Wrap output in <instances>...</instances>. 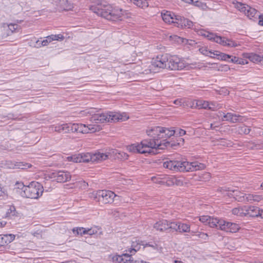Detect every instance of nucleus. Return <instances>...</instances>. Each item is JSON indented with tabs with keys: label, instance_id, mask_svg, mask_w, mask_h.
I'll return each mask as SVG.
<instances>
[{
	"label": "nucleus",
	"instance_id": "f257e3e1",
	"mask_svg": "<svg viewBox=\"0 0 263 263\" xmlns=\"http://www.w3.org/2000/svg\"><path fill=\"white\" fill-rule=\"evenodd\" d=\"M90 10L98 16L111 21L122 20L123 16V11L122 9L113 7L106 3L92 5L90 7Z\"/></svg>",
	"mask_w": 263,
	"mask_h": 263
},
{
	"label": "nucleus",
	"instance_id": "f03ea898",
	"mask_svg": "<svg viewBox=\"0 0 263 263\" xmlns=\"http://www.w3.org/2000/svg\"><path fill=\"white\" fill-rule=\"evenodd\" d=\"M96 108H90L82 111L85 114L91 116L90 121L95 123H102L104 122H116L123 121L128 119L126 114H121L117 112L109 111L105 113L96 114Z\"/></svg>",
	"mask_w": 263,
	"mask_h": 263
},
{
	"label": "nucleus",
	"instance_id": "7ed1b4c3",
	"mask_svg": "<svg viewBox=\"0 0 263 263\" xmlns=\"http://www.w3.org/2000/svg\"><path fill=\"white\" fill-rule=\"evenodd\" d=\"M163 167L175 172H193L203 170L205 165L198 162H189L186 161L167 160L163 162Z\"/></svg>",
	"mask_w": 263,
	"mask_h": 263
},
{
	"label": "nucleus",
	"instance_id": "20e7f679",
	"mask_svg": "<svg viewBox=\"0 0 263 263\" xmlns=\"http://www.w3.org/2000/svg\"><path fill=\"white\" fill-rule=\"evenodd\" d=\"M146 133L150 137H154L155 140H160V139H168L176 134L179 137L186 134V131L180 128L174 130L173 128L169 129L166 127L155 126L146 130Z\"/></svg>",
	"mask_w": 263,
	"mask_h": 263
},
{
	"label": "nucleus",
	"instance_id": "39448f33",
	"mask_svg": "<svg viewBox=\"0 0 263 263\" xmlns=\"http://www.w3.org/2000/svg\"><path fill=\"white\" fill-rule=\"evenodd\" d=\"M150 140H143L140 143H135L127 146V149L129 152L133 153H154V150H158L157 143L158 141L155 140V138L151 137Z\"/></svg>",
	"mask_w": 263,
	"mask_h": 263
},
{
	"label": "nucleus",
	"instance_id": "423d86ee",
	"mask_svg": "<svg viewBox=\"0 0 263 263\" xmlns=\"http://www.w3.org/2000/svg\"><path fill=\"white\" fill-rule=\"evenodd\" d=\"M43 192V186L37 182H31L28 185L25 187V190L21 192L22 197L37 199Z\"/></svg>",
	"mask_w": 263,
	"mask_h": 263
},
{
	"label": "nucleus",
	"instance_id": "0eeeda50",
	"mask_svg": "<svg viewBox=\"0 0 263 263\" xmlns=\"http://www.w3.org/2000/svg\"><path fill=\"white\" fill-rule=\"evenodd\" d=\"M116 195L109 190H98L90 194L89 197L96 201L103 204H111L114 201Z\"/></svg>",
	"mask_w": 263,
	"mask_h": 263
},
{
	"label": "nucleus",
	"instance_id": "6e6552de",
	"mask_svg": "<svg viewBox=\"0 0 263 263\" xmlns=\"http://www.w3.org/2000/svg\"><path fill=\"white\" fill-rule=\"evenodd\" d=\"M78 163L88 162H100L109 158V154L98 152L94 154L86 153L79 154Z\"/></svg>",
	"mask_w": 263,
	"mask_h": 263
},
{
	"label": "nucleus",
	"instance_id": "1a4fd4ad",
	"mask_svg": "<svg viewBox=\"0 0 263 263\" xmlns=\"http://www.w3.org/2000/svg\"><path fill=\"white\" fill-rule=\"evenodd\" d=\"M168 58V54H167L158 55L155 58H153L150 66L151 70L156 72L160 69H166Z\"/></svg>",
	"mask_w": 263,
	"mask_h": 263
},
{
	"label": "nucleus",
	"instance_id": "9d476101",
	"mask_svg": "<svg viewBox=\"0 0 263 263\" xmlns=\"http://www.w3.org/2000/svg\"><path fill=\"white\" fill-rule=\"evenodd\" d=\"M72 133L77 132L83 134L95 133L100 131L102 128L101 126L97 124H72Z\"/></svg>",
	"mask_w": 263,
	"mask_h": 263
},
{
	"label": "nucleus",
	"instance_id": "9b49d317",
	"mask_svg": "<svg viewBox=\"0 0 263 263\" xmlns=\"http://www.w3.org/2000/svg\"><path fill=\"white\" fill-rule=\"evenodd\" d=\"M186 63L177 55H168L166 69L171 70H180L186 67Z\"/></svg>",
	"mask_w": 263,
	"mask_h": 263
},
{
	"label": "nucleus",
	"instance_id": "f8f14e48",
	"mask_svg": "<svg viewBox=\"0 0 263 263\" xmlns=\"http://www.w3.org/2000/svg\"><path fill=\"white\" fill-rule=\"evenodd\" d=\"M184 140L183 138L179 137L176 141H168L167 139H160V140H158L157 143V148L158 149H164L167 147L174 148L176 146L182 145L184 143Z\"/></svg>",
	"mask_w": 263,
	"mask_h": 263
},
{
	"label": "nucleus",
	"instance_id": "ddd939ff",
	"mask_svg": "<svg viewBox=\"0 0 263 263\" xmlns=\"http://www.w3.org/2000/svg\"><path fill=\"white\" fill-rule=\"evenodd\" d=\"M216 228L227 232L235 233L238 231L240 227L236 223L227 222L223 219H219Z\"/></svg>",
	"mask_w": 263,
	"mask_h": 263
},
{
	"label": "nucleus",
	"instance_id": "4468645a",
	"mask_svg": "<svg viewBox=\"0 0 263 263\" xmlns=\"http://www.w3.org/2000/svg\"><path fill=\"white\" fill-rule=\"evenodd\" d=\"M49 177L58 182H65L69 181L71 175L68 172L63 171H55L49 174Z\"/></svg>",
	"mask_w": 263,
	"mask_h": 263
},
{
	"label": "nucleus",
	"instance_id": "2eb2a0df",
	"mask_svg": "<svg viewBox=\"0 0 263 263\" xmlns=\"http://www.w3.org/2000/svg\"><path fill=\"white\" fill-rule=\"evenodd\" d=\"M50 128L51 130L58 133H69L72 132V123H65L52 125Z\"/></svg>",
	"mask_w": 263,
	"mask_h": 263
},
{
	"label": "nucleus",
	"instance_id": "dca6fc26",
	"mask_svg": "<svg viewBox=\"0 0 263 263\" xmlns=\"http://www.w3.org/2000/svg\"><path fill=\"white\" fill-rule=\"evenodd\" d=\"M215 42L222 46L229 47H235L238 44L234 41L225 37L217 35L215 39Z\"/></svg>",
	"mask_w": 263,
	"mask_h": 263
},
{
	"label": "nucleus",
	"instance_id": "f3484780",
	"mask_svg": "<svg viewBox=\"0 0 263 263\" xmlns=\"http://www.w3.org/2000/svg\"><path fill=\"white\" fill-rule=\"evenodd\" d=\"M226 193L228 196L232 197L237 200L238 202H245L246 194L240 192L238 190H233L229 189L228 191H225Z\"/></svg>",
	"mask_w": 263,
	"mask_h": 263
},
{
	"label": "nucleus",
	"instance_id": "a211bd4d",
	"mask_svg": "<svg viewBox=\"0 0 263 263\" xmlns=\"http://www.w3.org/2000/svg\"><path fill=\"white\" fill-rule=\"evenodd\" d=\"M200 221L205 224H208L211 228H216L218 223L219 219L211 217L208 215L202 216L200 217Z\"/></svg>",
	"mask_w": 263,
	"mask_h": 263
},
{
	"label": "nucleus",
	"instance_id": "6ab92c4d",
	"mask_svg": "<svg viewBox=\"0 0 263 263\" xmlns=\"http://www.w3.org/2000/svg\"><path fill=\"white\" fill-rule=\"evenodd\" d=\"M6 165L7 167L12 169H26L31 166L30 164L23 162L13 163L11 161H7Z\"/></svg>",
	"mask_w": 263,
	"mask_h": 263
},
{
	"label": "nucleus",
	"instance_id": "aec40b11",
	"mask_svg": "<svg viewBox=\"0 0 263 263\" xmlns=\"http://www.w3.org/2000/svg\"><path fill=\"white\" fill-rule=\"evenodd\" d=\"M219 114L220 115L222 114L223 115V118L221 119L222 121H227L231 123H236L239 121V118L241 117V116L239 115L234 114L231 112H228L227 114H225L222 111H219Z\"/></svg>",
	"mask_w": 263,
	"mask_h": 263
},
{
	"label": "nucleus",
	"instance_id": "412c9836",
	"mask_svg": "<svg viewBox=\"0 0 263 263\" xmlns=\"http://www.w3.org/2000/svg\"><path fill=\"white\" fill-rule=\"evenodd\" d=\"M178 16H176L170 11H166L165 13H162V18L166 23L176 24Z\"/></svg>",
	"mask_w": 263,
	"mask_h": 263
},
{
	"label": "nucleus",
	"instance_id": "4be33fe9",
	"mask_svg": "<svg viewBox=\"0 0 263 263\" xmlns=\"http://www.w3.org/2000/svg\"><path fill=\"white\" fill-rule=\"evenodd\" d=\"M168 221L166 220H161L156 222L153 226L154 229L160 232L168 231Z\"/></svg>",
	"mask_w": 263,
	"mask_h": 263
},
{
	"label": "nucleus",
	"instance_id": "5701e85b",
	"mask_svg": "<svg viewBox=\"0 0 263 263\" xmlns=\"http://www.w3.org/2000/svg\"><path fill=\"white\" fill-rule=\"evenodd\" d=\"M105 154H109V158L114 156L115 159L120 160H124L128 159V155L123 152H118L117 150H112L111 152L105 153Z\"/></svg>",
	"mask_w": 263,
	"mask_h": 263
},
{
	"label": "nucleus",
	"instance_id": "b1692460",
	"mask_svg": "<svg viewBox=\"0 0 263 263\" xmlns=\"http://www.w3.org/2000/svg\"><path fill=\"white\" fill-rule=\"evenodd\" d=\"M176 24L178 27L180 28L187 27L190 28L193 26V22L192 21L179 16H178Z\"/></svg>",
	"mask_w": 263,
	"mask_h": 263
},
{
	"label": "nucleus",
	"instance_id": "393cba45",
	"mask_svg": "<svg viewBox=\"0 0 263 263\" xmlns=\"http://www.w3.org/2000/svg\"><path fill=\"white\" fill-rule=\"evenodd\" d=\"M15 236L13 234H4L0 235V247L11 242L14 239Z\"/></svg>",
	"mask_w": 263,
	"mask_h": 263
},
{
	"label": "nucleus",
	"instance_id": "a878e982",
	"mask_svg": "<svg viewBox=\"0 0 263 263\" xmlns=\"http://www.w3.org/2000/svg\"><path fill=\"white\" fill-rule=\"evenodd\" d=\"M246 216L250 217H258L260 210L258 207L254 206H246Z\"/></svg>",
	"mask_w": 263,
	"mask_h": 263
},
{
	"label": "nucleus",
	"instance_id": "bb28decb",
	"mask_svg": "<svg viewBox=\"0 0 263 263\" xmlns=\"http://www.w3.org/2000/svg\"><path fill=\"white\" fill-rule=\"evenodd\" d=\"M243 57L248 58L254 63L261 62L263 61L262 55H258L254 53H245L243 54Z\"/></svg>",
	"mask_w": 263,
	"mask_h": 263
},
{
	"label": "nucleus",
	"instance_id": "cd10ccee",
	"mask_svg": "<svg viewBox=\"0 0 263 263\" xmlns=\"http://www.w3.org/2000/svg\"><path fill=\"white\" fill-rule=\"evenodd\" d=\"M58 5L61 10L68 11L71 10L72 5L67 0H59Z\"/></svg>",
	"mask_w": 263,
	"mask_h": 263
},
{
	"label": "nucleus",
	"instance_id": "c85d7f7f",
	"mask_svg": "<svg viewBox=\"0 0 263 263\" xmlns=\"http://www.w3.org/2000/svg\"><path fill=\"white\" fill-rule=\"evenodd\" d=\"M246 206L234 208L232 210V214L238 216H246Z\"/></svg>",
	"mask_w": 263,
	"mask_h": 263
},
{
	"label": "nucleus",
	"instance_id": "c756f323",
	"mask_svg": "<svg viewBox=\"0 0 263 263\" xmlns=\"http://www.w3.org/2000/svg\"><path fill=\"white\" fill-rule=\"evenodd\" d=\"M213 55L216 56V58L218 60L226 61L229 62V59H231V55L227 54L218 51H214Z\"/></svg>",
	"mask_w": 263,
	"mask_h": 263
},
{
	"label": "nucleus",
	"instance_id": "7c9ffc66",
	"mask_svg": "<svg viewBox=\"0 0 263 263\" xmlns=\"http://www.w3.org/2000/svg\"><path fill=\"white\" fill-rule=\"evenodd\" d=\"M7 28L8 32L7 33V35H11L14 32L18 31L20 29V27L17 24H10L9 25H7L6 27L5 26L4 28Z\"/></svg>",
	"mask_w": 263,
	"mask_h": 263
},
{
	"label": "nucleus",
	"instance_id": "2f4dec72",
	"mask_svg": "<svg viewBox=\"0 0 263 263\" xmlns=\"http://www.w3.org/2000/svg\"><path fill=\"white\" fill-rule=\"evenodd\" d=\"M141 245L144 246V244H141L137 240L133 241L131 248L128 249L129 253L131 254L130 255H132L133 254H135L137 251H138L140 249Z\"/></svg>",
	"mask_w": 263,
	"mask_h": 263
},
{
	"label": "nucleus",
	"instance_id": "473e14b6",
	"mask_svg": "<svg viewBox=\"0 0 263 263\" xmlns=\"http://www.w3.org/2000/svg\"><path fill=\"white\" fill-rule=\"evenodd\" d=\"M178 227L179 228L177 232L182 233L184 232H190V226L186 223H184L181 222H179L178 223Z\"/></svg>",
	"mask_w": 263,
	"mask_h": 263
},
{
	"label": "nucleus",
	"instance_id": "72a5a7b5",
	"mask_svg": "<svg viewBox=\"0 0 263 263\" xmlns=\"http://www.w3.org/2000/svg\"><path fill=\"white\" fill-rule=\"evenodd\" d=\"M222 107L221 104L218 103L217 102H209L208 109L212 111H216Z\"/></svg>",
	"mask_w": 263,
	"mask_h": 263
},
{
	"label": "nucleus",
	"instance_id": "f704fd0d",
	"mask_svg": "<svg viewBox=\"0 0 263 263\" xmlns=\"http://www.w3.org/2000/svg\"><path fill=\"white\" fill-rule=\"evenodd\" d=\"M246 12H244V13L250 18L254 17L257 13V11L255 9L252 8L248 5L247 7H246Z\"/></svg>",
	"mask_w": 263,
	"mask_h": 263
},
{
	"label": "nucleus",
	"instance_id": "c9c22d12",
	"mask_svg": "<svg viewBox=\"0 0 263 263\" xmlns=\"http://www.w3.org/2000/svg\"><path fill=\"white\" fill-rule=\"evenodd\" d=\"M148 0H130V1L140 8L146 7L148 6Z\"/></svg>",
	"mask_w": 263,
	"mask_h": 263
},
{
	"label": "nucleus",
	"instance_id": "e433bc0d",
	"mask_svg": "<svg viewBox=\"0 0 263 263\" xmlns=\"http://www.w3.org/2000/svg\"><path fill=\"white\" fill-rule=\"evenodd\" d=\"M179 222L168 221V232H178Z\"/></svg>",
	"mask_w": 263,
	"mask_h": 263
},
{
	"label": "nucleus",
	"instance_id": "4c0bfd02",
	"mask_svg": "<svg viewBox=\"0 0 263 263\" xmlns=\"http://www.w3.org/2000/svg\"><path fill=\"white\" fill-rule=\"evenodd\" d=\"M25 186L23 182H16L14 185V191L21 195V192L23 190H25Z\"/></svg>",
	"mask_w": 263,
	"mask_h": 263
},
{
	"label": "nucleus",
	"instance_id": "58836bf2",
	"mask_svg": "<svg viewBox=\"0 0 263 263\" xmlns=\"http://www.w3.org/2000/svg\"><path fill=\"white\" fill-rule=\"evenodd\" d=\"M251 129L247 126L243 125L242 126H240L238 127L237 132L239 134H246L247 135L249 134Z\"/></svg>",
	"mask_w": 263,
	"mask_h": 263
},
{
	"label": "nucleus",
	"instance_id": "ea45409f",
	"mask_svg": "<svg viewBox=\"0 0 263 263\" xmlns=\"http://www.w3.org/2000/svg\"><path fill=\"white\" fill-rule=\"evenodd\" d=\"M122 263H140L139 261L134 260L132 259L131 255L126 253H124V261H122Z\"/></svg>",
	"mask_w": 263,
	"mask_h": 263
},
{
	"label": "nucleus",
	"instance_id": "a19ab883",
	"mask_svg": "<svg viewBox=\"0 0 263 263\" xmlns=\"http://www.w3.org/2000/svg\"><path fill=\"white\" fill-rule=\"evenodd\" d=\"M209 101L199 100L197 101L196 105L199 108L208 109Z\"/></svg>",
	"mask_w": 263,
	"mask_h": 263
},
{
	"label": "nucleus",
	"instance_id": "79ce46f5",
	"mask_svg": "<svg viewBox=\"0 0 263 263\" xmlns=\"http://www.w3.org/2000/svg\"><path fill=\"white\" fill-rule=\"evenodd\" d=\"M16 214L17 212L16 211L14 206L11 205L9 206V209H8L6 212V217L15 216L16 215Z\"/></svg>",
	"mask_w": 263,
	"mask_h": 263
},
{
	"label": "nucleus",
	"instance_id": "37998d69",
	"mask_svg": "<svg viewBox=\"0 0 263 263\" xmlns=\"http://www.w3.org/2000/svg\"><path fill=\"white\" fill-rule=\"evenodd\" d=\"M124 254L122 255H116L112 257V261L114 263H122L124 261Z\"/></svg>",
	"mask_w": 263,
	"mask_h": 263
},
{
	"label": "nucleus",
	"instance_id": "c03bdc74",
	"mask_svg": "<svg viewBox=\"0 0 263 263\" xmlns=\"http://www.w3.org/2000/svg\"><path fill=\"white\" fill-rule=\"evenodd\" d=\"M72 232L74 234L80 235L81 236L86 234V229L83 228H73L72 229Z\"/></svg>",
	"mask_w": 263,
	"mask_h": 263
},
{
	"label": "nucleus",
	"instance_id": "a18cd8bd",
	"mask_svg": "<svg viewBox=\"0 0 263 263\" xmlns=\"http://www.w3.org/2000/svg\"><path fill=\"white\" fill-rule=\"evenodd\" d=\"M191 1L195 6L200 8L202 10H205L208 8L206 5L204 3H203L198 1H196L195 2H194L193 0H191Z\"/></svg>",
	"mask_w": 263,
	"mask_h": 263
},
{
	"label": "nucleus",
	"instance_id": "49530a36",
	"mask_svg": "<svg viewBox=\"0 0 263 263\" xmlns=\"http://www.w3.org/2000/svg\"><path fill=\"white\" fill-rule=\"evenodd\" d=\"M248 5L242 4L240 2H236L235 4V7L237 8L239 10H240L241 12H246V8Z\"/></svg>",
	"mask_w": 263,
	"mask_h": 263
},
{
	"label": "nucleus",
	"instance_id": "de8ad7c7",
	"mask_svg": "<svg viewBox=\"0 0 263 263\" xmlns=\"http://www.w3.org/2000/svg\"><path fill=\"white\" fill-rule=\"evenodd\" d=\"M208 40L215 42V39L217 37V34L207 32L203 34Z\"/></svg>",
	"mask_w": 263,
	"mask_h": 263
},
{
	"label": "nucleus",
	"instance_id": "09e8293b",
	"mask_svg": "<svg viewBox=\"0 0 263 263\" xmlns=\"http://www.w3.org/2000/svg\"><path fill=\"white\" fill-rule=\"evenodd\" d=\"M199 50H200L201 53H202L203 54L207 55V56H209L211 58H215V57L212 55V54L213 55V51H212L211 50H208L206 48H200Z\"/></svg>",
	"mask_w": 263,
	"mask_h": 263
},
{
	"label": "nucleus",
	"instance_id": "8fccbe9b",
	"mask_svg": "<svg viewBox=\"0 0 263 263\" xmlns=\"http://www.w3.org/2000/svg\"><path fill=\"white\" fill-rule=\"evenodd\" d=\"M67 159L68 161H72L74 162L78 163V155H74L71 156L67 157Z\"/></svg>",
	"mask_w": 263,
	"mask_h": 263
},
{
	"label": "nucleus",
	"instance_id": "3c124183",
	"mask_svg": "<svg viewBox=\"0 0 263 263\" xmlns=\"http://www.w3.org/2000/svg\"><path fill=\"white\" fill-rule=\"evenodd\" d=\"M51 40L53 41H58V40H63L64 39V37L62 34H57V35H51Z\"/></svg>",
	"mask_w": 263,
	"mask_h": 263
},
{
	"label": "nucleus",
	"instance_id": "603ef678",
	"mask_svg": "<svg viewBox=\"0 0 263 263\" xmlns=\"http://www.w3.org/2000/svg\"><path fill=\"white\" fill-rule=\"evenodd\" d=\"M53 40H51V35H49V36L46 37V39L41 41V44L44 46H47L49 43H50Z\"/></svg>",
	"mask_w": 263,
	"mask_h": 263
},
{
	"label": "nucleus",
	"instance_id": "864d4df0",
	"mask_svg": "<svg viewBox=\"0 0 263 263\" xmlns=\"http://www.w3.org/2000/svg\"><path fill=\"white\" fill-rule=\"evenodd\" d=\"M253 194H246L245 196V202H253Z\"/></svg>",
	"mask_w": 263,
	"mask_h": 263
},
{
	"label": "nucleus",
	"instance_id": "5fc2aeb1",
	"mask_svg": "<svg viewBox=\"0 0 263 263\" xmlns=\"http://www.w3.org/2000/svg\"><path fill=\"white\" fill-rule=\"evenodd\" d=\"M239 58L236 57L235 56H232L231 59H229V62H231V63L237 64H238V63H240V62L238 61Z\"/></svg>",
	"mask_w": 263,
	"mask_h": 263
},
{
	"label": "nucleus",
	"instance_id": "6e6d98bb",
	"mask_svg": "<svg viewBox=\"0 0 263 263\" xmlns=\"http://www.w3.org/2000/svg\"><path fill=\"white\" fill-rule=\"evenodd\" d=\"M197 235L198 237L203 240H207L208 238V235L206 233L200 232Z\"/></svg>",
	"mask_w": 263,
	"mask_h": 263
},
{
	"label": "nucleus",
	"instance_id": "4d7b16f0",
	"mask_svg": "<svg viewBox=\"0 0 263 263\" xmlns=\"http://www.w3.org/2000/svg\"><path fill=\"white\" fill-rule=\"evenodd\" d=\"M86 234H88L90 235H91L92 234H95L97 232V231L95 230L92 229H88L87 230H86Z\"/></svg>",
	"mask_w": 263,
	"mask_h": 263
},
{
	"label": "nucleus",
	"instance_id": "13d9d810",
	"mask_svg": "<svg viewBox=\"0 0 263 263\" xmlns=\"http://www.w3.org/2000/svg\"><path fill=\"white\" fill-rule=\"evenodd\" d=\"M262 199V197L258 195H254L253 202H259Z\"/></svg>",
	"mask_w": 263,
	"mask_h": 263
},
{
	"label": "nucleus",
	"instance_id": "bf43d9fd",
	"mask_svg": "<svg viewBox=\"0 0 263 263\" xmlns=\"http://www.w3.org/2000/svg\"><path fill=\"white\" fill-rule=\"evenodd\" d=\"M238 61L240 62V63H238V64L245 65L248 63V62L246 60H243L241 58H239Z\"/></svg>",
	"mask_w": 263,
	"mask_h": 263
},
{
	"label": "nucleus",
	"instance_id": "052dcab7",
	"mask_svg": "<svg viewBox=\"0 0 263 263\" xmlns=\"http://www.w3.org/2000/svg\"><path fill=\"white\" fill-rule=\"evenodd\" d=\"M42 46H44L42 45L41 42L40 40L36 41L35 42V47H36L37 48H40V47H41Z\"/></svg>",
	"mask_w": 263,
	"mask_h": 263
},
{
	"label": "nucleus",
	"instance_id": "680f3d73",
	"mask_svg": "<svg viewBox=\"0 0 263 263\" xmlns=\"http://www.w3.org/2000/svg\"><path fill=\"white\" fill-rule=\"evenodd\" d=\"M258 16H259V18L260 19L258 22V24L260 26H263V16L261 15H258Z\"/></svg>",
	"mask_w": 263,
	"mask_h": 263
},
{
	"label": "nucleus",
	"instance_id": "e2e57ef3",
	"mask_svg": "<svg viewBox=\"0 0 263 263\" xmlns=\"http://www.w3.org/2000/svg\"><path fill=\"white\" fill-rule=\"evenodd\" d=\"M218 127V125H215L214 124H211L210 125V128L211 129H213V130H217V128Z\"/></svg>",
	"mask_w": 263,
	"mask_h": 263
},
{
	"label": "nucleus",
	"instance_id": "0e129e2a",
	"mask_svg": "<svg viewBox=\"0 0 263 263\" xmlns=\"http://www.w3.org/2000/svg\"><path fill=\"white\" fill-rule=\"evenodd\" d=\"M7 223V222L5 221H0V228L4 227Z\"/></svg>",
	"mask_w": 263,
	"mask_h": 263
},
{
	"label": "nucleus",
	"instance_id": "69168bd1",
	"mask_svg": "<svg viewBox=\"0 0 263 263\" xmlns=\"http://www.w3.org/2000/svg\"><path fill=\"white\" fill-rule=\"evenodd\" d=\"M251 144H253V146L251 147L252 148H253L254 147H256V148H258V147L260 145V144L258 143H256V144H254V143H251Z\"/></svg>",
	"mask_w": 263,
	"mask_h": 263
},
{
	"label": "nucleus",
	"instance_id": "338daca9",
	"mask_svg": "<svg viewBox=\"0 0 263 263\" xmlns=\"http://www.w3.org/2000/svg\"><path fill=\"white\" fill-rule=\"evenodd\" d=\"M261 218H263V210H260L259 216Z\"/></svg>",
	"mask_w": 263,
	"mask_h": 263
},
{
	"label": "nucleus",
	"instance_id": "774afa93",
	"mask_svg": "<svg viewBox=\"0 0 263 263\" xmlns=\"http://www.w3.org/2000/svg\"><path fill=\"white\" fill-rule=\"evenodd\" d=\"M180 103H181V102H180V101H178V100H175V101H174V103H175V104H176V105L180 104Z\"/></svg>",
	"mask_w": 263,
	"mask_h": 263
}]
</instances>
